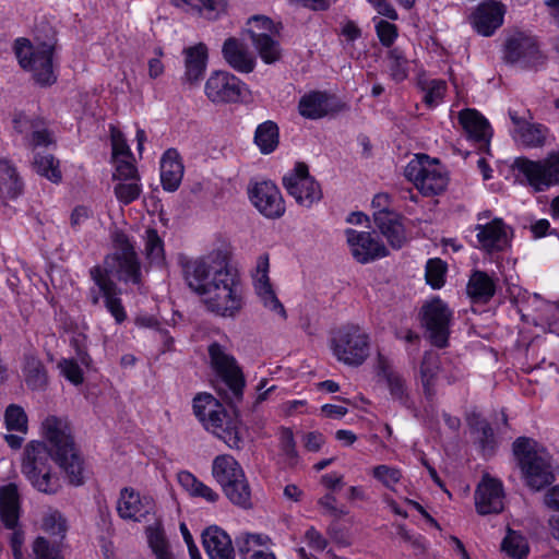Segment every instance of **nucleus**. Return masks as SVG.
<instances>
[{
	"instance_id": "f257e3e1",
	"label": "nucleus",
	"mask_w": 559,
	"mask_h": 559,
	"mask_svg": "<svg viewBox=\"0 0 559 559\" xmlns=\"http://www.w3.org/2000/svg\"><path fill=\"white\" fill-rule=\"evenodd\" d=\"M46 442L33 440L25 447L22 473L31 485L46 495H55L61 488L60 478L52 473L51 461L63 471L72 486L84 484V459L74 442L70 427L57 416H48L43 423Z\"/></svg>"
},
{
	"instance_id": "f03ea898",
	"label": "nucleus",
	"mask_w": 559,
	"mask_h": 559,
	"mask_svg": "<svg viewBox=\"0 0 559 559\" xmlns=\"http://www.w3.org/2000/svg\"><path fill=\"white\" fill-rule=\"evenodd\" d=\"M207 353L213 369L231 393V397H227L228 404L240 403L243 397L246 379L236 358L225 353L224 347L217 342L209 345ZM230 406L233 414H229L212 394L205 392L198 393L192 404L195 417L207 431L223 440L228 448L241 450L243 439L239 431V414L236 406Z\"/></svg>"
},
{
	"instance_id": "7ed1b4c3",
	"label": "nucleus",
	"mask_w": 559,
	"mask_h": 559,
	"mask_svg": "<svg viewBox=\"0 0 559 559\" xmlns=\"http://www.w3.org/2000/svg\"><path fill=\"white\" fill-rule=\"evenodd\" d=\"M189 287L201 296H206L209 311L234 318L242 308V288L239 275L221 261L217 266L200 258L182 264Z\"/></svg>"
},
{
	"instance_id": "20e7f679",
	"label": "nucleus",
	"mask_w": 559,
	"mask_h": 559,
	"mask_svg": "<svg viewBox=\"0 0 559 559\" xmlns=\"http://www.w3.org/2000/svg\"><path fill=\"white\" fill-rule=\"evenodd\" d=\"M512 453L527 488L542 491L555 481L551 456L546 449L538 448L536 440L518 437L512 443Z\"/></svg>"
},
{
	"instance_id": "39448f33",
	"label": "nucleus",
	"mask_w": 559,
	"mask_h": 559,
	"mask_svg": "<svg viewBox=\"0 0 559 559\" xmlns=\"http://www.w3.org/2000/svg\"><path fill=\"white\" fill-rule=\"evenodd\" d=\"M13 52L21 69L31 73L37 86L47 88L57 83L55 43L43 40L33 44L26 37H17L13 41Z\"/></svg>"
},
{
	"instance_id": "423d86ee",
	"label": "nucleus",
	"mask_w": 559,
	"mask_h": 559,
	"mask_svg": "<svg viewBox=\"0 0 559 559\" xmlns=\"http://www.w3.org/2000/svg\"><path fill=\"white\" fill-rule=\"evenodd\" d=\"M212 475L233 504L243 510L252 508L249 481L240 463L233 455H217L212 463Z\"/></svg>"
},
{
	"instance_id": "0eeeda50",
	"label": "nucleus",
	"mask_w": 559,
	"mask_h": 559,
	"mask_svg": "<svg viewBox=\"0 0 559 559\" xmlns=\"http://www.w3.org/2000/svg\"><path fill=\"white\" fill-rule=\"evenodd\" d=\"M501 52L506 64L524 71L537 72L545 68L548 60L538 37L525 31H514L508 35Z\"/></svg>"
},
{
	"instance_id": "6e6552de",
	"label": "nucleus",
	"mask_w": 559,
	"mask_h": 559,
	"mask_svg": "<svg viewBox=\"0 0 559 559\" xmlns=\"http://www.w3.org/2000/svg\"><path fill=\"white\" fill-rule=\"evenodd\" d=\"M511 169L521 185L532 188L534 192L548 191L559 186V150L538 160L518 156L511 164Z\"/></svg>"
},
{
	"instance_id": "1a4fd4ad",
	"label": "nucleus",
	"mask_w": 559,
	"mask_h": 559,
	"mask_svg": "<svg viewBox=\"0 0 559 559\" xmlns=\"http://www.w3.org/2000/svg\"><path fill=\"white\" fill-rule=\"evenodd\" d=\"M404 176L424 197L443 193L450 181L445 166L438 158L425 153L416 154L407 163Z\"/></svg>"
},
{
	"instance_id": "9d476101",
	"label": "nucleus",
	"mask_w": 559,
	"mask_h": 559,
	"mask_svg": "<svg viewBox=\"0 0 559 559\" xmlns=\"http://www.w3.org/2000/svg\"><path fill=\"white\" fill-rule=\"evenodd\" d=\"M452 318L451 309L440 297H433L420 307L418 321L432 346L440 349L449 346Z\"/></svg>"
},
{
	"instance_id": "9b49d317",
	"label": "nucleus",
	"mask_w": 559,
	"mask_h": 559,
	"mask_svg": "<svg viewBox=\"0 0 559 559\" xmlns=\"http://www.w3.org/2000/svg\"><path fill=\"white\" fill-rule=\"evenodd\" d=\"M369 335L356 324L341 326L332 337L333 355L347 366H361L369 356Z\"/></svg>"
},
{
	"instance_id": "f8f14e48",
	"label": "nucleus",
	"mask_w": 559,
	"mask_h": 559,
	"mask_svg": "<svg viewBox=\"0 0 559 559\" xmlns=\"http://www.w3.org/2000/svg\"><path fill=\"white\" fill-rule=\"evenodd\" d=\"M283 187L295 202L304 207H311L321 201L323 193L319 181L310 175L309 167L304 162H297L293 169L282 178Z\"/></svg>"
},
{
	"instance_id": "ddd939ff",
	"label": "nucleus",
	"mask_w": 559,
	"mask_h": 559,
	"mask_svg": "<svg viewBox=\"0 0 559 559\" xmlns=\"http://www.w3.org/2000/svg\"><path fill=\"white\" fill-rule=\"evenodd\" d=\"M391 198L388 193H377L372 201L373 222L393 249H401L406 242L402 215L390 210Z\"/></svg>"
},
{
	"instance_id": "4468645a",
	"label": "nucleus",
	"mask_w": 559,
	"mask_h": 559,
	"mask_svg": "<svg viewBox=\"0 0 559 559\" xmlns=\"http://www.w3.org/2000/svg\"><path fill=\"white\" fill-rule=\"evenodd\" d=\"M246 83L225 70H214L204 84V94L214 105L237 104L241 100Z\"/></svg>"
},
{
	"instance_id": "2eb2a0df",
	"label": "nucleus",
	"mask_w": 559,
	"mask_h": 559,
	"mask_svg": "<svg viewBox=\"0 0 559 559\" xmlns=\"http://www.w3.org/2000/svg\"><path fill=\"white\" fill-rule=\"evenodd\" d=\"M249 200L257 211L269 219H278L286 212L285 200L271 180L255 182L248 189Z\"/></svg>"
},
{
	"instance_id": "dca6fc26",
	"label": "nucleus",
	"mask_w": 559,
	"mask_h": 559,
	"mask_svg": "<svg viewBox=\"0 0 559 559\" xmlns=\"http://www.w3.org/2000/svg\"><path fill=\"white\" fill-rule=\"evenodd\" d=\"M156 503L148 495H141L132 487H123L117 501V513L126 521L144 522L155 514Z\"/></svg>"
},
{
	"instance_id": "f3484780",
	"label": "nucleus",
	"mask_w": 559,
	"mask_h": 559,
	"mask_svg": "<svg viewBox=\"0 0 559 559\" xmlns=\"http://www.w3.org/2000/svg\"><path fill=\"white\" fill-rule=\"evenodd\" d=\"M506 5L499 0L480 1L469 15V24L475 33L491 37L503 25Z\"/></svg>"
},
{
	"instance_id": "a211bd4d",
	"label": "nucleus",
	"mask_w": 559,
	"mask_h": 559,
	"mask_svg": "<svg viewBox=\"0 0 559 559\" xmlns=\"http://www.w3.org/2000/svg\"><path fill=\"white\" fill-rule=\"evenodd\" d=\"M377 377L384 381L391 399L407 409H414L415 403L411 396L406 379L396 371L388 357L379 354L376 365Z\"/></svg>"
},
{
	"instance_id": "6ab92c4d",
	"label": "nucleus",
	"mask_w": 559,
	"mask_h": 559,
	"mask_svg": "<svg viewBox=\"0 0 559 559\" xmlns=\"http://www.w3.org/2000/svg\"><path fill=\"white\" fill-rule=\"evenodd\" d=\"M91 277L104 298V306L117 324L123 323L127 318V311L121 300V289L111 280L107 270L95 265L90 271Z\"/></svg>"
},
{
	"instance_id": "aec40b11",
	"label": "nucleus",
	"mask_w": 559,
	"mask_h": 559,
	"mask_svg": "<svg viewBox=\"0 0 559 559\" xmlns=\"http://www.w3.org/2000/svg\"><path fill=\"white\" fill-rule=\"evenodd\" d=\"M269 271V255L266 253L261 254L257 260L255 271L252 274L254 290L266 309L277 313L283 320H286V309L275 294L270 281Z\"/></svg>"
},
{
	"instance_id": "412c9836",
	"label": "nucleus",
	"mask_w": 559,
	"mask_h": 559,
	"mask_svg": "<svg viewBox=\"0 0 559 559\" xmlns=\"http://www.w3.org/2000/svg\"><path fill=\"white\" fill-rule=\"evenodd\" d=\"M475 509L479 515L499 514L504 509V489L500 479L485 475L477 485Z\"/></svg>"
},
{
	"instance_id": "4be33fe9",
	"label": "nucleus",
	"mask_w": 559,
	"mask_h": 559,
	"mask_svg": "<svg viewBox=\"0 0 559 559\" xmlns=\"http://www.w3.org/2000/svg\"><path fill=\"white\" fill-rule=\"evenodd\" d=\"M459 122L467 141L474 143L483 152H488L493 136L489 120L477 109L466 108L459 115Z\"/></svg>"
},
{
	"instance_id": "5701e85b",
	"label": "nucleus",
	"mask_w": 559,
	"mask_h": 559,
	"mask_svg": "<svg viewBox=\"0 0 559 559\" xmlns=\"http://www.w3.org/2000/svg\"><path fill=\"white\" fill-rule=\"evenodd\" d=\"M344 107V103L335 95L325 91H311L300 97L298 112L306 119L318 120L330 114H337Z\"/></svg>"
},
{
	"instance_id": "b1692460",
	"label": "nucleus",
	"mask_w": 559,
	"mask_h": 559,
	"mask_svg": "<svg viewBox=\"0 0 559 559\" xmlns=\"http://www.w3.org/2000/svg\"><path fill=\"white\" fill-rule=\"evenodd\" d=\"M509 117L514 126L513 139L525 148H542L551 136L550 129L543 123L531 122L520 117L518 111L509 110Z\"/></svg>"
},
{
	"instance_id": "393cba45",
	"label": "nucleus",
	"mask_w": 559,
	"mask_h": 559,
	"mask_svg": "<svg viewBox=\"0 0 559 559\" xmlns=\"http://www.w3.org/2000/svg\"><path fill=\"white\" fill-rule=\"evenodd\" d=\"M183 74L181 83L190 87L200 85L205 76L209 64V48L204 43H198L182 49Z\"/></svg>"
},
{
	"instance_id": "a878e982",
	"label": "nucleus",
	"mask_w": 559,
	"mask_h": 559,
	"mask_svg": "<svg viewBox=\"0 0 559 559\" xmlns=\"http://www.w3.org/2000/svg\"><path fill=\"white\" fill-rule=\"evenodd\" d=\"M346 236L353 257L361 264L384 258L389 253L385 246L376 240L368 231L348 228Z\"/></svg>"
},
{
	"instance_id": "bb28decb",
	"label": "nucleus",
	"mask_w": 559,
	"mask_h": 559,
	"mask_svg": "<svg viewBox=\"0 0 559 559\" xmlns=\"http://www.w3.org/2000/svg\"><path fill=\"white\" fill-rule=\"evenodd\" d=\"M475 230L480 248L488 253L503 251L510 245L508 230L511 228L501 217H495L486 224H477Z\"/></svg>"
},
{
	"instance_id": "cd10ccee",
	"label": "nucleus",
	"mask_w": 559,
	"mask_h": 559,
	"mask_svg": "<svg viewBox=\"0 0 559 559\" xmlns=\"http://www.w3.org/2000/svg\"><path fill=\"white\" fill-rule=\"evenodd\" d=\"M21 370L31 391H45L48 386V370L34 347L23 352Z\"/></svg>"
},
{
	"instance_id": "c85d7f7f",
	"label": "nucleus",
	"mask_w": 559,
	"mask_h": 559,
	"mask_svg": "<svg viewBox=\"0 0 559 559\" xmlns=\"http://www.w3.org/2000/svg\"><path fill=\"white\" fill-rule=\"evenodd\" d=\"M222 56L225 62L236 72L249 74L257 66L255 57L247 46L236 37H228L222 46Z\"/></svg>"
},
{
	"instance_id": "c756f323",
	"label": "nucleus",
	"mask_w": 559,
	"mask_h": 559,
	"mask_svg": "<svg viewBox=\"0 0 559 559\" xmlns=\"http://www.w3.org/2000/svg\"><path fill=\"white\" fill-rule=\"evenodd\" d=\"M160 183L165 191L175 192L181 185L185 167L176 148L166 150L159 162Z\"/></svg>"
},
{
	"instance_id": "7c9ffc66",
	"label": "nucleus",
	"mask_w": 559,
	"mask_h": 559,
	"mask_svg": "<svg viewBox=\"0 0 559 559\" xmlns=\"http://www.w3.org/2000/svg\"><path fill=\"white\" fill-rule=\"evenodd\" d=\"M471 433L475 436V444L484 457H491L498 449V441L490 423L480 414H472L467 418Z\"/></svg>"
},
{
	"instance_id": "2f4dec72",
	"label": "nucleus",
	"mask_w": 559,
	"mask_h": 559,
	"mask_svg": "<svg viewBox=\"0 0 559 559\" xmlns=\"http://www.w3.org/2000/svg\"><path fill=\"white\" fill-rule=\"evenodd\" d=\"M21 516V496L15 483L0 487V520L7 530L19 526Z\"/></svg>"
},
{
	"instance_id": "473e14b6",
	"label": "nucleus",
	"mask_w": 559,
	"mask_h": 559,
	"mask_svg": "<svg viewBox=\"0 0 559 559\" xmlns=\"http://www.w3.org/2000/svg\"><path fill=\"white\" fill-rule=\"evenodd\" d=\"M202 543L210 559H235L231 538L221 527H207L202 534Z\"/></svg>"
},
{
	"instance_id": "72a5a7b5",
	"label": "nucleus",
	"mask_w": 559,
	"mask_h": 559,
	"mask_svg": "<svg viewBox=\"0 0 559 559\" xmlns=\"http://www.w3.org/2000/svg\"><path fill=\"white\" fill-rule=\"evenodd\" d=\"M24 191V182L13 162L0 157V200L3 204L16 200Z\"/></svg>"
},
{
	"instance_id": "f704fd0d",
	"label": "nucleus",
	"mask_w": 559,
	"mask_h": 559,
	"mask_svg": "<svg viewBox=\"0 0 559 559\" xmlns=\"http://www.w3.org/2000/svg\"><path fill=\"white\" fill-rule=\"evenodd\" d=\"M440 370V357L437 354L426 352L419 366V379L423 386V393L427 402H432L436 397V386Z\"/></svg>"
},
{
	"instance_id": "c9c22d12",
	"label": "nucleus",
	"mask_w": 559,
	"mask_h": 559,
	"mask_svg": "<svg viewBox=\"0 0 559 559\" xmlns=\"http://www.w3.org/2000/svg\"><path fill=\"white\" fill-rule=\"evenodd\" d=\"M496 282L486 272L475 270L468 280L466 290L475 302H488L496 294Z\"/></svg>"
},
{
	"instance_id": "e433bc0d",
	"label": "nucleus",
	"mask_w": 559,
	"mask_h": 559,
	"mask_svg": "<svg viewBox=\"0 0 559 559\" xmlns=\"http://www.w3.org/2000/svg\"><path fill=\"white\" fill-rule=\"evenodd\" d=\"M249 37L259 57L265 64H273L281 59L282 50L280 41L266 33L248 31Z\"/></svg>"
},
{
	"instance_id": "4c0bfd02",
	"label": "nucleus",
	"mask_w": 559,
	"mask_h": 559,
	"mask_svg": "<svg viewBox=\"0 0 559 559\" xmlns=\"http://www.w3.org/2000/svg\"><path fill=\"white\" fill-rule=\"evenodd\" d=\"M253 143L263 155L275 152L280 145V128L273 120L259 123L253 135Z\"/></svg>"
},
{
	"instance_id": "58836bf2",
	"label": "nucleus",
	"mask_w": 559,
	"mask_h": 559,
	"mask_svg": "<svg viewBox=\"0 0 559 559\" xmlns=\"http://www.w3.org/2000/svg\"><path fill=\"white\" fill-rule=\"evenodd\" d=\"M33 167L38 175L48 179L52 183H59L62 180L60 162L50 153H35Z\"/></svg>"
},
{
	"instance_id": "ea45409f",
	"label": "nucleus",
	"mask_w": 559,
	"mask_h": 559,
	"mask_svg": "<svg viewBox=\"0 0 559 559\" xmlns=\"http://www.w3.org/2000/svg\"><path fill=\"white\" fill-rule=\"evenodd\" d=\"M144 254L151 264L162 266L166 262L164 240L153 227L145 230Z\"/></svg>"
},
{
	"instance_id": "a19ab883",
	"label": "nucleus",
	"mask_w": 559,
	"mask_h": 559,
	"mask_svg": "<svg viewBox=\"0 0 559 559\" xmlns=\"http://www.w3.org/2000/svg\"><path fill=\"white\" fill-rule=\"evenodd\" d=\"M388 68L392 81L402 83L409 75V60L401 47H393L388 51Z\"/></svg>"
},
{
	"instance_id": "79ce46f5",
	"label": "nucleus",
	"mask_w": 559,
	"mask_h": 559,
	"mask_svg": "<svg viewBox=\"0 0 559 559\" xmlns=\"http://www.w3.org/2000/svg\"><path fill=\"white\" fill-rule=\"evenodd\" d=\"M501 549L512 559H526L530 554V545L526 537L520 532L510 528L502 539Z\"/></svg>"
},
{
	"instance_id": "37998d69",
	"label": "nucleus",
	"mask_w": 559,
	"mask_h": 559,
	"mask_svg": "<svg viewBox=\"0 0 559 559\" xmlns=\"http://www.w3.org/2000/svg\"><path fill=\"white\" fill-rule=\"evenodd\" d=\"M448 264L440 258H430L425 266V280L432 289H440L445 284Z\"/></svg>"
},
{
	"instance_id": "c03bdc74",
	"label": "nucleus",
	"mask_w": 559,
	"mask_h": 559,
	"mask_svg": "<svg viewBox=\"0 0 559 559\" xmlns=\"http://www.w3.org/2000/svg\"><path fill=\"white\" fill-rule=\"evenodd\" d=\"M119 280L124 283L140 285L142 283L141 262L138 254L116 261Z\"/></svg>"
},
{
	"instance_id": "a18cd8bd",
	"label": "nucleus",
	"mask_w": 559,
	"mask_h": 559,
	"mask_svg": "<svg viewBox=\"0 0 559 559\" xmlns=\"http://www.w3.org/2000/svg\"><path fill=\"white\" fill-rule=\"evenodd\" d=\"M4 425L8 431H16L26 435L28 418L24 408L16 404H10L4 412Z\"/></svg>"
},
{
	"instance_id": "49530a36",
	"label": "nucleus",
	"mask_w": 559,
	"mask_h": 559,
	"mask_svg": "<svg viewBox=\"0 0 559 559\" xmlns=\"http://www.w3.org/2000/svg\"><path fill=\"white\" fill-rule=\"evenodd\" d=\"M372 477L382 484L386 489L395 491V486L401 481L403 472L397 466L380 464L371 471Z\"/></svg>"
},
{
	"instance_id": "de8ad7c7",
	"label": "nucleus",
	"mask_w": 559,
	"mask_h": 559,
	"mask_svg": "<svg viewBox=\"0 0 559 559\" xmlns=\"http://www.w3.org/2000/svg\"><path fill=\"white\" fill-rule=\"evenodd\" d=\"M145 533L148 546L156 555V557L158 559H168L167 542L165 538L163 525L160 523L148 525L145 530Z\"/></svg>"
},
{
	"instance_id": "09e8293b",
	"label": "nucleus",
	"mask_w": 559,
	"mask_h": 559,
	"mask_svg": "<svg viewBox=\"0 0 559 559\" xmlns=\"http://www.w3.org/2000/svg\"><path fill=\"white\" fill-rule=\"evenodd\" d=\"M112 245L116 251L112 254L115 261L133 257L136 253L135 247L131 238L123 230H116L111 236Z\"/></svg>"
},
{
	"instance_id": "8fccbe9b",
	"label": "nucleus",
	"mask_w": 559,
	"mask_h": 559,
	"mask_svg": "<svg viewBox=\"0 0 559 559\" xmlns=\"http://www.w3.org/2000/svg\"><path fill=\"white\" fill-rule=\"evenodd\" d=\"M114 193L119 203L129 205L138 200L142 193V183L138 180L119 182L114 187Z\"/></svg>"
},
{
	"instance_id": "3c124183",
	"label": "nucleus",
	"mask_w": 559,
	"mask_h": 559,
	"mask_svg": "<svg viewBox=\"0 0 559 559\" xmlns=\"http://www.w3.org/2000/svg\"><path fill=\"white\" fill-rule=\"evenodd\" d=\"M43 528L50 535L63 539L67 534V520L59 511H52L43 519Z\"/></svg>"
},
{
	"instance_id": "603ef678",
	"label": "nucleus",
	"mask_w": 559,
	"mask_h": 559,
	"mask_svg": "<svg viewBox=\"0 0 559 559\" xmlns=\"http://www.w3.org/2000/svg\"><path fill=\"white\" fill-rule=\"evenodd\" d=\"M374 22V29L380 44L383 47L391 48L399 37V28L394 23L386 20H379Z\"/></svg>"
},
{
	"instance_id": "864d4df0",
	"label": "nucleus",
	"mask_w": 559,
	"mask_h": 559,
	"mask_svg": "<svg viewBox=\"0 0 559 559\" xmlns=\"http://www.w3.org/2000/svg\"><path fill=\"white\" fill-rule=\"evenodd\" d=\"M13 129L19 134H27L44 126V120L37 116H28L24 111L15 112L12 119Z\"/></svg>"
},
{
	"instance_id": "5fc2aeb1",
	"label": "nucleus",
	"mask_w": 559,
	"mask_h": 559,
	"mask_svg": "<svg viewBox=\"0 0 559 559\" xmlns=\"http://www.w3.org/2000/svg\"><path fill=\"white\" fill-rule=\"evenodd\" d=\"M109 134L111 142L112 158L118 159L119 156H132L131 150L122 131L114 126H109Z\"/></svg>"
},
{
	"instance_id": "6e6d98bb",
	"label": "nucleus",
	"mask_w": 559,
	"mask_h": 559,
	"mask_svg": "<svg viewBox=\"0 0 559 559\" xmlns=\"http://www.w3.org/2000/svg\"><path fill=\"white\" fill-rule=\"evenodd\" d=\"M33 552L35 559H63L59 548L43 536L36 537L33 542Z\"/></svg>"
},
{
	"instance_id": "4d7b16f0",
	"label": "nucleus",
	"mask_w": 559,
	"mask_h": 559,
	"mask_svg": "<svg viewBox=\"0 0 559 559\" xmlns=\"http://www.w3.org/2000/svg\"><path fill=\"white\" fill-rule=\"evenodd\" d=\"M280 449L282 453L290 461L298 459L296 441L294 432L289 427H281L280 429Z\"/></svg>"
},
{
	"instance_id": "13d9d810",
	"label": "nucleus",
	"mask_w": 559,
	"mask_h": 559,
	"mask_svg": "<svg viewBox=\"0 0 559 559\" xmlns=\"http://www.w3.org/2000/svg\"><path fill=\"white\" fill-rule=\"evenodd\" d=\"M447 90V83L443 80L435 79L431 80L428 84V87L425 90V96L423 102L428 107H435L438 100L443 98V95Z\"/></svg>"
},
{
	"instance_id": "bf43d9fd",
	"label": "nucleus",
	"mask_w": 559,
	"mask_h": 559,
	"mask_svg": "<svg viewBox=\"0 0 559 559\" xmlns=\"http://www.w3.org/2000/svg\"><path fill=\"white\" fill-rule=\"evenodd\" d=\"M59 367L62 376L72 384L80 385L84 381V373L74 359H63Z\"/></svg>"
},
{
	"instance_id": "052dcab7",
	"label": "nucleus",
	"mask_w": 559,
	"mask_h": 559,
	"mask_svg": "<svg viewBox=\"0 0 559 559\" xmlns=\"http://www.w3.org/2000/svg\"><path fill=\"white\" fill-rule=\"evenodd\" d=\"M247 24L250 25L248 31H255L258 33H266L270 35L278 33V28L273 20L266 15H253L248 20Z\"/></svg>"
},
{
	"instance_id": "680f3d73",
	"label": "nucleus",
	"mask_w": 559,
	"mask_h": 559,
	"mask_svg": "<svg viewBox=\"0 0 559 559\" xmlns=\"http://www.w3.org/2000/svg\"><path fill=\"white\" fill-rule=\"evenodd\" d=\"M114 178L119 180L140 181L139 171L135 165L132 162L124 159H116V173L114 174Z\"/></svg>"
},
{
	"instance_id": "e2e57ef3",
	"label": "nucleus",
	"mask_w": 559,
	"mask_h": 559,
	"mask_svg": "<svg viewBox=\"0 0 559 559\" xmlns=\"http://www.w3.org/2000/svg\"><path fill=\"white\" fill-rule=\"evenodd\" d=\"M251 544L261 546L263 544L262 536L259 534L245 533L236 538V546L241 559H246V556L252 554L253 550L250 549Z\"/></svg>"
},
{
	"instance_id": "0e129e2a",
	"label": "nucleus",
	"mask_w": 559,
	"mask_h": 559,
	"mask_svg": "<svg viewBox=\"0 0 559 559\" xmlns=\"http://www.w3.org/2000/svg\"><path fill=\"white\" fill-rule=\"evenodd\" d=\"M55 144L52 133L47 128L34 129L28 139V145L32 148L47 147Z\"/></svg>"
},
{
	"instance_id": "69168bd1",
	"label": "nucleus",
	"mask_w": 559,
	"mask_h": 559,
	"mask_svg": "<svg viewBox=\"0 0 559 559\" xmlns=\"http://www.w3.org/2000/svg\"><path fill=\"white\" fill-rule=\"evenodd\" d=\"M147 326L156 328L159 338L163 343V353L173 352L175 349V338L171 336L168 329L160 326L155 319L147 320Z\"/></svg>"
},
{
	"instance_id": "338daca9",
	"label": "nucleus",
	"mask_w": 559,
	"mask_h": 559,
	"mask_svg": "<svg viewBox=\"0 0 559 559\" xmlns=\"http://www.w3.org/2000/svg\"><path fill=\"white\" fill-rule=\"evenodd\" d=\"M368 2L380 15L391 21L399 20L397 11L388 0H368Z\"/></svg>"
},
{
	"instance_id": "774afa93",
	"label": "nucleus",
	"mask_w": 559,
	"mask_h": 559,
	"mask_svg": "<svg viewBox=\"0 0 559 559\" xmlns=\"http://www.w3.org/2000/svg\"><path fill=\"white\" fill-rule=\"evenodd\" d=\"M319 506L325 509L332 516L341 518L347 513L344 508L336 507V497L332 493H325L318 501Z\"/></svg>"
}]
</instances>
